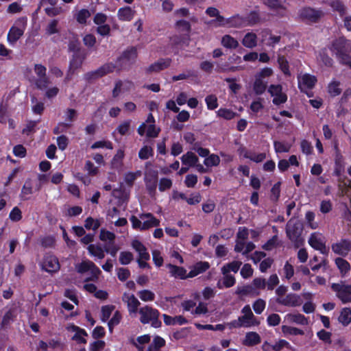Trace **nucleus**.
Wrapping results in <instances>:
<instances>
[{
  "label": "nucleus",
  "instance_id": "nucleus-1",
  "mask_svg": "<svg viewBox=\"0 0 351 351\" xmlns=\"http://www.w3.org/2000/svg\"><path fill=\"white\" fill-rule=\"evenodd\" d=\"M304 230V225L302 221L298 219H291L286 225V234L287 237L293 242L295 247H299L304 243V239L302 234Z\"/></svg>",
  "mask_w": 351,
  "mask_h": 351
},
{
  "label": "nucleus",
  "instance_id": "nucleus-2",
  "mask_svg": "<svg viewBox=\"0 0 351 351\" xmlns=\"http://www.w3.org/2000/svg\"><path fill=\"white\" fill-rule=\"evenodd\" d=\"M130 313H136L138 312L141 315L140 321L142 324L151 323L154 328H159L161 326V322L158 319L160 313L156 308H129Z\"/></svg>",
  "mask_w": 351,
  "mask_h": 351
},
{
  "label": "nucleus",
  "instance_id": "nucleus-3",
  "mask_svg": "<svg viewBox=\"0 0 351 351\" xmlns=\"http://www.w3.org/2000/svg\"><path fill=\"white\" fill-rule=\"evenodd\" d=\"M137 56L136 47H131L128 48L117 58L115 64H114V70L119 71L128 69L135 62Z\"/></svg>",
  "mask_w": 351,
  "mask_h": 351
},
{
  "label": "nucleus",
  "instance_id": "nucleus-4",
  "mask_svg": "<svg viewBox=\"0 0 351 351\" xmlns=\"http://www.w3.org/2000/svg\"><path fill=\"white\" fill-rule=\"evenodd\" d=\"M243 315L226 324L230 329L241 327L248 328L256 324L252 308H242Z\"/></svg>",
  "mask_w": 351,
  "mask_h": 351
},
{
  "label": "nucleus",
  "instance_id": "nucleus-5",
  "mask_svg": "<svg viewBox=\"0 0 351 351\" xmlns=\"http://www.w3.org/2000/svg\"><path fill=\"white\" fill-rule=\"evenodd\" d=\"M114 71V64L112 62L106 63L95 71L86 73L84 75V80L89 84L93 83L97 80L104 75L111 73Z\"/></svg>",
  "mask_w": 351,
  "mask_h": 351
},
{
  "label": "nucleus",
  "instance_id": "nucleus-6",
  "mask_svg": "<svg viewBox=\"0 0 351 351\" xmlns=\"http://www.w3.org/2000/svg\"><path fill=\"white\" fill-rule=\"evenodd\" d=\"M298 16L306 23H317L324 16V13L321 10L304 7L299 10Z\"/></svg>",
  "mask_w": 351,
  "mask_h": 351
},
{
  "label": "nucleus",
  "instance_id": "nucleus-7",
  "mask_svg": "<svg viewBox=\"0 0 351 351\" xmlns=\"http://www.w3.org/2000/svg\"><path fill=\"white\" fill-rule=\"evenodd\" d=\"M330 49L336 57L346 53H351V41L345 37H339L332 42Z\"/></svg>",
  "mask_w": 351,
  "mask_h": 351
},
{
  "label": "nucleus",
  "instance_id": "nucleus-8",
  "mask_svg": "<svg viewBox=\"0 0 351 351\" xmlns=\"http://www.w3.org/2000/svg\"><path fill=\"white\" fill-rule=\"evenodd\" d=\"M331 288L336 292L337 296L343 304L351 302V288L345 285L343 282L333 283Z\"/></svg>",
  "mask_w": 351,
  "mask_h": 351
},
{
  "label": "nucleus",
  "instance_id": "nucleus-9",
  "mask_svg": "<svg viewBox=\"0 0 351 351\" xmlns=\"http://www.w3.org/2000/svg\"><path fill=\"white\" fill-rule=\"evenodd\" d=\"M46 67L42 64H36L34 66V71L38 77L36 81V86L39 89L46 88L49 84V80L46 75Z\"/></svg>",
  "mask_w": 351,
  "mask_h": 351
},
{
  "label": "nucleus",
  "instance_id": "nucleus-10",
  "mask_svg": "<svg viewBox=\"0 0 351 351\" xmlns=\"http://www.w3.org/2000/svg\"><path fill=\"white\" fill-rule=\"evenodd\" d=\"M281 85H271L268 88V92L272 97H274L273 103L275 105H280L286 102L287 99V95L282 93Z\"/></svg>",
  "mask_w": 351,
  "mask_h": 351
},
{
  "label": "nucleus",
  "instance_id": "nucleus-11",
  "mask_svg": "<svg viewBox=\"0 0 351 351\" xmlns=\"http://www.w3.org/2000/svg\"><path fill=\"white\" fill-rule=\"evenodd\" d=\"M276 302L280 305L291 306H300L302 303L301 298L295 293H289L281 298H277Z\"/></svg>",
  "mask_w": 351,
  "mask_h": 351
},
{
  "label": "nucleus",
  "instance_id": "nucleus-12",
  "mask_svg": "<svg viewBox=\"0 0 351 351\" xmlns=\"http://www.w3.org/2000/svg\"><path fill=\"white\" fill-rule=\"evenodd\" d=\"M331 248L335 254L346 256L351 251V241L341 239L339 242L333 243Z\"/></svg>",
  "mask_w": 351,
  "mask_h": 351
},
{
  "label": "nucleus",
  "instance_id": "nucleus-13",
  "mask_svg": "<svg viewBox=\"0 0 351 351\" xmlns=\"http://www.w3.org/2000/svg\"><path fill=\"white\" fill-rule=\"evenodd\" d=\"M58 259L53 255H46L43 259L42 267L48 272H56L60 269Z\"/></svg>",
  "mask_w": 351,
  "mask_h": 351
},
{
  "label": "nucleus",
  "instance_id": "nucleus-14",
  "mask_svg": "<svg viewBox=\"0 0 351 351\" xmlns=\"http://www.w3.org/2000/svg\"><path fill=\"white\" fill-rule=\"evenodd\" d=\"M140 218L143 220L141 230H147L152 227H157L160 224V221L157 219L152 213H143L140 215Z\"/></svg>",
  "mask_w": 351,
  "mask_h": 351
},
{
  "label": "nucleus",
  "instance_id": "nucleus-15",
  "mask_svg": "<svg viewBox=\"0 0 351 351\" xmlns=\"http://www.w3.org/2000/svg\"><path fill=\"white\" fill-rule=\"evenodd\" d=\"M317 79L315 76L310 74H304L298 78L299 88L302 91L304 88L311 89L315 84Z\"/></svg>",
  "mask_w": 351,
  "mask_h": 351
},
{
  "label": "nucleus",
  "instance_id": "nucleus-16",
  "mask_svg": "<svg viewBox=\"0 0 351 351\" xmlns=\"http://www.w3.org/2000/svg\"><path fill=\"white\" fill-rule=\"evenodd\" d=\"M308 243L313 248L319 250L322 254H326V245L316 232L311 234Z\"/></svg>",
  "mask_w": 351,
  "mask_h": 351
},
{
  "label": "nucleus",
  "instance_id": "nucleus-17",
  "mask_svg": "<svg viewBox=\"0 0 351 351\" xmlns=\"http://www.w3.org/2000/svg\"><path fill=\"white\" fill-rule=\"evenodd\" d=\"M171 60L169 58L160 59L157 62L151 64L147 69V72H159L167 67L171 64Z\"/></svg>",
  "mask_w": 351,
  "mask_h": 351
},
{
  "label": "nucleus",
  "instance_id": "nucleus-18",
  "mask_svg": "<svg viewBox=\"0 0 351 351\" xmlns=\"http://www.w3.org/2000/svg\"><path fill=\"white\" fill-rule=\"evenodd\" d=\"M163 320L167 326H174L176 324L183 325L189 322L188 320L182 315L171 317L166 314L163 315Z\"/></svg>",
  "mask_w": 351,
  "mask_h": 351
},
{
  "label": "nucleus",
  "instance_id": "nucleus-19",
  "mask_svg": "<svg viewBox=\"0 0 351 351\" xmlns=\"http://www.w3.org/2000/svg\"><path fill=\"white\" fill-rule=\"evenodd\" d=\"M261 338L260 335L256 332H248L245 335V339L243 344L246 346H254L261 343Z\"/></svg>",
  "mask_w": 351,
  "mask_h": 351
},
{
  "label": "nucleus",
  "instance_id": "nucleus-20",
  "mask_svg": "<svg viewBox=\"0 0 351 351\" xmlns=\"http://www.w3.org/2000/svg\"><path fill=\"white\" fill-rule=\"evenodd\" d=\"M146 188L149 193H154L157 187L158 172L154 171L149 177H145Z\"/></svg>",
  "mask_w": 351,
  "mask_h": 351
},
{
  "label": "nucleus",
  "instance_id": "nucleus-21",
  "mask_svg": "<svg viewBox=\"0 0 351 351\" xmlns=\"http://www.w3.org/2000/svg\"><path fill=\"white\" fill-rule=\"evenodd\" d=\"M210 267V265L208 262H198L194 266L193 268L189 271L188 274V276L189 278H193L198 274L204 272L206 271Z\"/></svg>",
  "mask_w": 351,
  "mask_h": 351
},
{
  "label": "nucleus",
  "instance_id": "nucleus-22",
  "mask_svg": "<svg viewBox=\"0 0 351 351\" xmlns=\"http://www.w3.org/2000/svg\"><path fill=\"white\" fill-rule=\"evenodd\" d=\"M135 11L133 10L130 7L125 6L121 8L118 10V18L121 21H130L134 16Z\"/></svg>",
  "mask_w": 351,
  "mask_h": 351
},
{
  "label": "nucleus",
  "instance_id": "nucleus-23",
  "mask_svg": "<svg viewBox=\"0 0 351 351\" xmlns=\"http://www.w3.org/2000/svg\"><path fill=\"white\" fill-rule=\"evenodd\" d=\"M286 320L289 323H295L303 326L308 324L307 319L302 314H287Z\"/></svg>",
  "mask_w": 351,
  "mask_h": 351
},
{
  "label": "nucleus",
  "instance_id": "nucleus-24",
  "mask_svg": "<svg viewBox=\"0 0 351 351\" xmlns=\"http://www.w3.org/2000/svg\"><path fill=\"white\" fill-rule=\"evenodd\" d=\"M167 267L169 268L171 275L175 277H179L181 279L189 278L188 275H186V270L184 267H178L171 264H168Z\"/></svg>",
  "mask_w": 351,
  "mask_h": 351
},
{
  "label": "nucleus",
  "instance_id": "nucleus-25",
  "mask_svg": "<svg viewBox=\"0 0 351 351\" xmlns=\"http://www.w3.org/2000/svg\"><path fill=\"white\" fill-rule=\"evenodd\" d=\"M181 160L184 165L194 167L198 162V157L194 153L188 152L182 156Z\"/></svg>",
  "mask_w": 351,
  "mask_h": 351
},
{
  "label": "nucleus",
  "instance_id": "nucleus-26",
  "mask_svg": "<svg viewBox=\"0 0 351 351\" xmlns=\"http://www.w3.org/2000/svg\"><path fill=\"white\" fill-rule=\"evenodd\" d=\"M73 329L75 333L73 336L72 339L76 341L78 343H86V340L84 338V336H87L86 330L76 326H73Z\"/></svg>",
  "mask_w": 351,
  "mask_h": 351
},
{
  "label": "nucleus",
  "instance_id": "nucleus-27",
  "mask_svg": "<svg viewBox=\"0 0 351 351\" xmlns=\"http://www.w3.org/2000/svg\"><path fill=\"white\" fill-rule=\"evenodd\" d=\"M190 333V328L184 327L173 331L170 337L176 341L185 339Z\"/></svg>",
  "mask_w": 351,
  "mask_h": 351
},
{
  "label": "nucleus",
  "instance_id": "nucleus-28",
  "mask_svg": "<svg viewBox=\"0 0 351 351\" xmlns=\"http://www.w3.org/2000/svg\"><path fill=\"white\" fill-rule=\"evenodd\" d=\"M165 346V340L160 336H156L152 343L148 346L147 351H160V348Z\"/></svg>",
  "mask_w": 351,
  "mask_h": 351
},
{
  "label": "nucleus",
  "instance_id": "nucleus-29",
  "mask_svg": "<svg viewBox=\"0 0 351 351\" xmlns=\"http://www.w3.org/2000/svg\"><path fill=\"white\" fill-rule=\"evenodd\" d=\"M267 82H265L263 79H259L255 77V81L253 86V90L256 95H262L267 88Z\"/></svg>",
  "mask_w": 351,
  "mask_h": 351
},
{
  "label": "nucleus",
  "instance_id": "nucleus-30",
  "mask_svg": "<svg viewBox=\"0 0 351 351\" xmlns=\"http://www.w3.org/2000/svg\"><path fill=\"white\" fill-rule=\"evenodd\" d=\"M256 38L257 36L254 33H247L244 36L242 44L247 48H253L257 45Z\"/></svg>",
  "mask_w": 351,
  "mask_h": 351
},
{
  "label": "nucleus",
  "instance_id": "nucleus-31",
  "mask_svg": "<svg viewBox=\"0 0 351 351\" xmlns=\"http://www.w3.org/2000/svg\"><path fill=\"white\" fill-rule=\"evenodd\" d=\"M338 320L343 326H348L351 322V308H342Z\"/></svg>",
  "mask_w": 351,
  "mask_h": 351
},
{
  "label": "nucleus",
  "instance_id": "nucleus-32",
  "mask_svg": "<svg viewBox=\"0 0 351 351\" xmlns=\"http://www.w3.org/2000/svg\"><path fill=\"white\" fill-rule=\"evenodd\" d=\"M221 45L228 49H236L239 46L238 41L230 35L222 37Z\"/></svg>",
  "mask_w": 351,
  "mask_h": 351
},
{
  "label": "nucleus",
  "instance_id": "nucleus-33",
  "mask_svg": "<svg viewBox=\"0 0 351 351\" xmlns=\"http://www.w3.org/2000/svg\"><path fill=\"white\" fill-rule=\"evenodd\" d=\"M23 34V30L16 27H12L8 34V39L11 43H15Z\"/></svg>",
  "mask_w": 351,
  "mask_h": 351
},
{
  "label": "nucleus",
  "instance_id": "nucleus-34",
  "mask_svg": "<svg viewBox=\"0 0 351 351\" xmlns=\"http://www.w3.org/2000/svg\"><path fill=\"white\" fill-rule=\"evenodd\" d=\"M242 263L241 261H233L223 266L221 271L223 274H228L230 271L236 273L239 269Z\"/></svg>",
  "mask_w": 351,
  "mask_h": 351
},
{
  "label": "nucleus",
  "instance_id": "nucleus-35",
  "mask_svg": "<svg viewBox=\"0 0 351 351\" xmlns=\"http://www.w3.org/2000/svg\"><path fill=\"white\" fill-rule=\"evenodd\" d=\"M88 250L91 255L95 256L99 259H102L105 256V250H103L101 246L90 244L88 247Z\"/></svg>",
  "mask_w": 351,
  "mask_h": 351
},
{
  "label": "nucleus",
  "instance_id": "nucleus-36",
  "mask_svg": "<svg viewBox=\"0 0 351 351\" xmlns=\"http://www.w3.org/2000/svg\"><path fill=\"white\" fill-rule=\"evenodd\" d=\"M15 317L16 315L14 313L13 309L10 308V310L8 312H6V313L4 315L2 319L1 327L2 328H6L12 322L14 321Z\"/></svg>",
  "mask_w": 351,
  "mask_h": 351
},
{
  "label": "nucleus",
  "instance_id": "nucleus-37",
  "mask_svg": "<svg viewBox=\"0 0 351 351\" xmlns=\"http://www.w3.org/2000/svg\"><path fill=\"white\" fill-rule=\"evenodd\" d=\"M282 331L285 335H303L304 334V331L302 329L292 327L287 325H283L282 326Z\"/></svg>",
  "mask_w": 351,
  "mask_h": 351
},
{
  "label": "nucleus",
  "instance_id": "nucleus-38",
  "mask_svg": "<svg viewBox=\"0 0 351 351\" xmlns=\"http://www.w3.org/2000/svg\"><path fill=\"white\" fill-rule=\"evenodd\" d=\"M335 263L343 274H346L350 269V263L342 258H337L335 259Z\"/></svg>",
  "mask_w": 351,
  "mask_h": 351
},
{
  "label": "nucleus",
  "instance_id": "nucleus-39",
  "mask_svg": "<svg viewBox=\"0 0 351 351\" xmlns=\"http://www.w3.org/2000/svg\"><path fill=\"white\" fill-rule=\"evenodd\" d=\"M332 9L339 13L341 16H343L346 13V7L343 3L339 0H335L330 3Z\"/></svg>",
  "mask_w": 351,
  "mask_h": 351
},
{
  "label": "nucleus",
  "instance_id": "nucleus-40",
  "mask_svg": "<svg viewBox=\"0 0 351 351\" xmlns=\"http://www.w3.org/2000/svg\"><path fill=\"white\" fill-rule=\"evenodd\" d=\"M122 318L121 314L119 311L114 312L112 317L109 320L108 323V329L110 332H112L114 326H117Z\"/></svg>",
  "mask_w": 351,
  "mask_h": 351
},
{
  "label": "nucleus",
  "instance_id": "nucleus-41",
  "mask_svg": "<svg viewBox=\"0 0 351 351\" xmlns=\"http://www.w3.org/2000/svg\"><path fill=\"white\" fill-rule=\"evenodd\" d=\"M33 193L32 183L31 179H27L21 190V197L24 199H28L26 196Z\"/></svg>",
  "mask_w": 351,
  "mask_h": 351
},
{
  "label": "nucleus",
  "instance_id": "nucleus-42",
  "mask_svg": "<svg viewBox=\"0 0 351 351\" xmlns=\"http://www.w3.org/2000/svg\"><path fill=\"white\" fill-rule=\"evenodd\" d=\"M171 40L174 45H189L190 41V36L189 34H186L182 36H174L171 38Z\"/></svg>",
  "mask_w": 351,
  "mask_h": 351
},
{
  "label": "nucleus",
  "instance_id": "nucleus-43",
  "mask_svg": "<svg viewBox=\"0 0 351 351\" xmlns=\"http://www.w3.org/2000/svg\"><path fill=\"white\" fill-rule=\"evenodd\" d=\"M175 25L176 29L181 32H186L189 34L191 30V24L189 22L184 20L178 21Z\"/></svg>",
  "mask_w": 351,
  "mask_h": 351
},
{
  "label": "nucleus",
  "instance_id": "nucleus-44",
  "mask_svg": "<svg viewBox=\"0 0 351 351\" xmlns=\"http://www.w3.org/2000/svg\"><path fill=\"white\" fill-rule=\"evenodd\" d=\"M244 157L245 158H249L254 162H260L266 158V155L263 153L256 154L251 152H245L244 154Z\"/></svg>",
  "mask_w": 351,
  "mask_h": 351
},
{
  "label": "nucleus",
  "instance_id": "nucleus-45",
  "mask_svg": "<svg viewBox=\"0 0 351 351\" xmlns=\"http://www.w3.org/2000/svg\"><path fill=\"white\" fill-rule=\"evenodd\" d=\"M93 262L90 261H82L75 265L76 271L80 274H84L90 270Z\"/></svg>",
  "mask_w": 351,
  "mask_h": 351
},
{
  "label": "nucleus",
  "instance_id": "nucleus-46",
  "mask_svg": "<svg viewBox=\"0 0 351 351\" xmlns=\"http://www.w3.org/2000/svg\"><path fill=\"white\" fill-rule=\"evenodd\" d=\"M124 157L123 151L119 149L112 160V165L114 168L118 169L121 165V161Z\"/></svg>",
  "mask_w": 351,
  "mask_h": 351
},
{
  "label": "nucleus",
  "instance_id": "nucleus-47",
  "mask_svg": "<svg viewBox=\"0 0 351 351\" xmlns=\"http://www.w3.org/2000/svg\"><path fill=\"white\" fill-rule=\"evenodd\" d=\"M45 12L47 16H49L50 17H53V16H56L60 14L63 12V10L62 9L61 7L46 6L45 8Z\"/></svg>",
  "mask_w": 351,
  "mask_h": 351
},
{
  "label": "nucleus",
  "instance_id": "nucleus-48",
  "mask_svg": "<svg viewBox=\"0 0 351 351\" xmlns=\"http://www.w3.org/2000/svg\"><path fill=\"white\" fill-rule=\"evenodd\" d=\"M153 155V149L151 147L144 146L138 152V157L142 160H146Z\"/></svg>",
  "mask_w": 351,
  "mask_h": 351
},
{
  "label": "nucleus",
  "instance_id": "nucleus-49",
  "mask_svg": "<svg viewBox=\"0 0 351 351\" xmlns=\"http://www.w3.org/2000/svg\"><path fill=\"white\" fill-rule=\"evenodd\" d=\"M90 12L86 9H82L79 11L77 16V21L80 24H85L86 19L90 16Z\"/></svg>",
  "mask_w": 351,
  "mask_h": 351
},
{
  "label": "nucleus",
  "instance_id": "nucleus-50",
  "mask_svg": "<svg viewBox=\"0 0 351 351\" xmlns=\"http://www.w3.org/2000/svg\"><path fill=\"white\" fill-rule=\"evenodd\" d=\"M38 122L39 121H29L25 128L23 129L22 133L23 134L29 135L31 133L35 132V128Z\"/></svg>",
  "mask_w": 351,
  "mask_h": 351
},
{
  "label": "nucleus",
  "instance_id": "nucleus-51",
  "mask_svg": "<svg viewBox=\"0 0 351 351\" xmlns=\"http://www.w3.org/2000/svg\"><path fill=\"white\" fill-rule=\"evenodd\" d=\"M319 58H320L321 61L324 63V64L325 66H332L333 60L327 54L326 50L325 49H322L319 52Z\"/></svg>",
  "mask_w": 351,
  "mask_h": 351
},
{
  "label": "nucleus",
  "instance_id": "nucleus-52",
  "mask_svg": "<svg viewBox=\"0 0 351 351\" xmlns=\"http://www.w3.org/2000/svg\"><path fill=\"white\" fill-rule=\"evenodd\" d=\"M205 101H206V105H207V107L208 109L214 110L217 108V106H218L217 98L215 95H208L206 97Z\"/></svg>",
  "mask_w": 351,
  "mask_h": 351
},
{
  "label": "nucleus",
  "instance_id": "nucleus-53",
  "mask_svg": "<svg viewBox=\"0 0 351 351\" xmlns=\"http://www.w3.org/2000/svg\"><path fill=\"white\" fill-rule=\"evenodd\" d=\"M217 114L219 117H223L227 120H230V119H233L237 114L233 111L228 110V109H225V108L219 109L218 110Z\"/></svg>",
  "mask_w": 351,
  "mask_h": 351
},
{
  "label": "nucleus",
  "instance_id": "nucleus-54",
  "mask_svg": "<svg viewBox=\"0 0 351 351\" xmlns=\"http://www.w3.org/2000/svg\"><path fill=\"white\" fill-rule=\"evenodd\" d=\"M331 332H328L324 329L319 330L317 333V337L326 343H331Z\"/></svg>",
  "mask_w": 351,
  "mask_h": 351
},
{
  "label": "nucleus",
  "instance_id": "nucleus-55",
  "mask_svg": "<svg viewBox=\"0 0 351 351\" xmlns=\"http://www.w3.org/2000/svg\"><path fill=\"white\" fill-rule=\"evenodd\" d=\"M220 162L219 157L217 155L212 154L205 158L204 163L207 167L217 166Z\"/></svg>",
  "mask_w": 351,
  "mask_h": 351
},
{
  "label": "nucleus",
  "instance_id": "nucleus-56",
  "mask_svg": "<svg viewBox=\"0 0 351 351\" xmlns=\"http://www.w3.org/2000/svg\"><path fill=\"white\" fill-rule=\"evenodd\" d=\"M278 62L282 71L285 75H290L289 70V64L287 59L284 56H279L278 58Z\"/></svg>",
  "mask_w": 351,
  "mask_h": 351
},
{
  "label": "nucleus",
  "instance_id": "nucleus-57",
  "mask_svg": "<svg viewBox=\"0 0 351 351\" xmlns=\"http://www.w3.org/2000/svg\"><path fill=\"white\" fill-rule=\"evenodd\" d=\"M133 259V254L130 252H122L120 254L119 261L122 265L129 264Z\"/></svg>",
  "mask_w": 351,
  "mask_h": 351
},
{
  "label": "nucleus",
  "instance_id": "nucleus-58",
  "mask_svg": "<svg viewBox=\"0 0 351 351\" xmlns=\"http://www.w3.org/2000/svg\"><path fill=\"white\" fill-rule=\"evenodd\" d=\"M82 64V60L80 58L79 56L74 55L70 62L69 70H73L74 71L75 70L81 67Z\"/></svg>",
  "mask_w": 351,
  "mask_h": 351
},
{
  "label": "nucleus",
  "instance_id": "nucleus-59",
  "mask_svg": "<svg viewBox=\"0 0 351 351\" xmlns=\"http://www.w3.org/2000/svg\"><path fill=\"white\" fill-rule=\"evenodd\" d=\"M119 250V247L117 245L114 244V241L109 242L104 246L105 252L110 254L111 256H112L113 257H114L116 256Z\"/></svg>",
  "mask_w": 351,
  "mask_h": 351
},
{
  "label": "nucleus",
  "instance_id": "nucleus-60",
  "mask_svg": "<svg viewBox=\"0 0 351 351\" xmlns=\"http://www.w3.org/2000/svg\"><path fill=\"white\" fill-rule=\"evenodd\" d=\"M99 239L104 241L109 240V242H112L115 239V234L111 232L102 229L100 231Z\"/></svg>",
  "mask_w": 351,
  "mask_h": 351
},
{
  "label": "nucleus",
  "instance_id": "nucleus-61",
  "mask_svg": "<svg viewBox=\"0 0 351 351\" xmlns=\"http://www.w3.org/2000/svg\"><path fill=\"white\" fill-rule=\"evenodd\" d=\"M350 53H344L343 55L337 56V58L340 64L346 65L348 66L350 69H351V56L350 55Z\"/></svg>",
  "mask_w": 351,
  "mask_h": 351
},
{
  "label": "nucleus",
  "instance_id": "nucleus-62",
  "mask_svg": "<svg viewBox=\"0 0 351 351\" xmlns=\"http://www.w3.org/2000/svg\"><path fill=\"white\" fill-rule=\"evenodd\" d=\"M339 82H332L329 84L328 92L332 96L335 97L341 93V90L339 88Z\"/></svg>",
  "mask_w": 351,
  "mask_h": 351
},
{
  "label": "nucleus",
  "instance_id": "nucleus-63",
  "mask_svg": "<svg viewBox=\"0 0 351 351\" xmlns=\"http://www.w3.org/2000/svg\"><path fill=\"white\" fill-rule=\"evenodd\" d=\"M280 182H277L276 184H275L273 187L271 188V199L274 202H276L278 201L279 197H280Z\"/></svg>",
  "mask_w": 351,
  "mask_h": 351
},
{
  "label": "nucleus",
  "instance_id": "nucleus-64",
  "mask_svg": "<svg viewBox=\"0 0 351 351\" xmlns=\"http://www.w3.org/2000/svg\"><path fill=\"white\" fill-rule=\"evenodd\" d=\"M131 121L128 120L121 123L117 128V131L121 135H125L128 134L130 128Z\"/></svg>",
  "mask_w": 351,
  "mask_h": 351
}]
</instances>
